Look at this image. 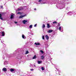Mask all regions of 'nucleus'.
<instances>
[{
  "mask_svg": "<svg viewBox=\"0 0 76 76\" xmlns=\"http://www.w3.org/2000/svg\"><path fill=\"white\" fill-rule=\"evenodd\" d=\"M11 15L10 17V19H13V18L14 17V16H13V15H14V14L13 13H11Z\"/></svg>",
  "mask_w": 76,
  "mask_h": 76,
  "instance_id": "obj_1",
  "label": "nucleus"
},
{
  "mask_svg": "<svg viewBox=\"0 0 76 76\" xmlns=\"http://www.w3.org/2000/svg\"><path fill=\"white\" fill-rule=\"evenodd\" d=\"M2 70L4 72H6L7 71V69L6 68H4L2 69Z\"/></svg>",
  "mask_w": 76,
  "mask_h": 76,
  "instance_id": "obj_2",
  "label": "nucleus"
},
{
  "mask_svg": "<svg viewBox=\"0 0 76 76\" xmlns=\"http://www.w3.org/2000/svg\"><path fill=\"white\" fill-rule=\"evenodd\" d=\"M34 44L36 45H40V43H39V42H35Z\"/></svg>",
  "mask_w": 76,
  "mask_h": 76,
  "instance_id": "obj_3",
  "label": "nucleus"
},
{
  "mask_svg": "<svg viewBox=\"0 0 76 76\" xmlns=\"http://www.w3.org/2000/svg\"><path fill=\"white\" fill-rule=\"evenodd\" d=\"M27 22V20H23V23L24 24H25V23H26Z\"/></svg>",
  "mask_w": 76,
  "mask_h": 76,
  "instance_id": "obj_4",
  "label": "nucleus"
},
{
  "mask_svg": "<svg viewBox=\"0 0 76 76\" xmlns=\"http://www.w3.org/2000/svg\"><path fill=\"white\" fill-rule=\"evenodd\" d=\"M47 27L48 28H50V24L47 23Z\"/></svg>",
  "mask_w": 76,
  "mask_h": 76,
  "instance_id": "obj_5",
  "label": "nucleus"
},
{
  "mask_svg": "<svg viewBox=\"0 0 76 76\" xmlns=\"http://www.w3.org/2000/svg\"><path fill=\"white\" fill-rule=\"evenodd\" d=\"M45 37L46 38V39H47L48 40V39H49V37L48 36V35H46L45 36Z\"/></svg>",
  "mask_w": 76,
  "mask_h": 76,
  "instance_id": "obj_6",
  "label": "nucleus"
},
{
  "mask_svg": "<svg viewBox=\"0 0 76 76\" xmlns=\"http://www.w3.org/2000/svg\"><path fill=\"white\" fill-rule=\"evenodd\" d=\"M25 16H26V15H21L20 16V18H23V17H25Z\"/></svg>",
  "mask_w": 76,
  "mask_h": 76,
  "instance_id": "obj_7",
  "label": "nucleus"
},
{
  "mask_svg": "<svg viewBox=\"0 0 76 76\" xmlns=\"http://www.w3.org/2000/svg\"><path fill=\"white\" fill-rule=\"evenodd\" d=\"M1 16H2V15H1V14H0V19H1V20H3V18L1 17Z\"/></svg>",
  "mask_w": 76,
  "mask_h": 76,
  "instance_id": "obj_8",
  "label": "nucleus"
},
{
  "mask_svg": "<svg viewBox=\"0 0 76 76\" xmlns=\"http://www.w3.org/2000/svg\"><path fill=\"white\" fill-rule=\"evenodd\" d=\"M23 8L22 7L21 9H18V11H19V10H23Z\"/></svg>",
  "mask_w": 76,
  "mask_h": 76,
  "instance_id": "obj_9",
  "label": "nucleus"
},
{
  "mask_svg": "<svg viewBox=\"0 0 76 76\" xmlns=\"http://www.w3.org/2000/svg\"><path fill=\"white\" fill-rule=\"evenodd\" d=\"M53 32V30H49L48 31L49 33H51V32Z\"/></svg>",
  "mask_w": 76,
  "mask_h": 76,
  "instance_id": "obj_10",
  "label": "nucleus"
},
{
  "mask_svg": "<svg viewBox=\"0 0 76 76\" xmlns=\"http://www.w3.org/2000/svg\"><path fill=\"white\" fill-rule=\"evenodd\" d=\"M44 58V56H41V59H42V60H43Z\"/></svg>",
  "mask_w": 76,
  "mask_h": 76,
  "instance_id": "obj_11",
  "label": "nucleus"
},
{
  "mask_svg": "<svg viewBox=\"0 0 76 76\" xmlns=\"http://www.w3.org/2000/svg\"><path fill=\"white\" fill-rule=\"evenodd\" d=\"M38 64H41V63H42V61H38Z\"/></svg>",
  "mask_w": 76,
  "mask_h": 76,
  "instance_id": "obj_12",
  "label": "nucleus"
},
{
  "mask_svg": "<svg viewBox=\"0 0 76 76\" xmlns=\"http://www.w3.org/2000/svg\"><path fill=\"white\" fill-rule=\"evenodd\" d=\"M37 58V56L34 55L33 57V59H35V58Z\"/></svg>",
  "mask_w": 76,
  "mask_h": 76,
  "instance_id": "obj_13",
  "label": "nucleus"
},
{
  "mask_svg": "<svg viewBox=\"0 0 76 76\" xmlns=\"http://www.w3.org/2000/svg\"><path fill=\"white\" fill-rule=\"evenodd\" d=\"M10 70L12 72H14V71H15V70L12 69H10Z\"/></svg>",
  "mask_w": 76,
  "mask_h": 76,
  "instance_id": "obj_14",
  "label": "nucleus"
},
{
  "mask_svg": "<svg viewBox=\"0 0 76 76\" xmlns=\"http://www.w3.org/2000/svg\"><path fill=\"white\" fill-rule=\"evenodd\" d=\"M2 37H3L4 36V32H2Z\"/></svg>",
  "mask_w": 76,
  "mask_h": 76,
  "instance_id": "obj_15",
  "label": "nucleus"
},
{
  "mask_svg": "<svg viewBox=\"0 0 76 76\" xmlns=\"http://www.w3.org/2000/svg\"><path fill=\"white\" fill-rule=\"evenodd\" d=\"M45 24H43L42 26V28H45Z\"/></svg>",
  "mask_w": 76,
  "mask_h": 76,
  "instance_id": "obj_16",
  "label": "nucleus"
},
{
  "mask_svg": "<svg viewBox=\"0 0 76 76\" xmlns=\"http://www.w3.org/2000/svg\"><path fill=\"white\" fill-rule=\"evenodd\" d=\"M53 24H56L57 23L56 21H54L53 22Z\"/></svg>",
  "mask_w": 76,
  "mask_h": 76,
  "instance_id": "obj_17",
  "label": "nucleus"
},
{
  "mask_svg": "<svg viewBox=\"0 0 76 76\" xmlns=\"http://www.w3.org/2000/svg\"><path fill=\"white\" fill-rule=\"evenodd\" d=\"M29 53V52L28 51H26V54H28Z\"/></svg>",
  "mask_w": 76,
  "mask_h": 76,
  "instance_id": "obj_18",
  "label": "nucleus"
},
{
  "mask_svg": "<svg viewBox=\"0 0 76 76\" xmlns=\"http://www.w3.org/2000/svg\"><path fill=\"white\" fill-rule=\"evenodd\" d=\"M40 52H41V53H42V54H43V53H44V52H43V51L42 50H41L40 51Z\"/></svg>",
  "mask_w": 76,
  "mask_h": 76,
  "instance_id": "obj_19",
  "label": "nucleus"
},
{
  "mask_svg": "<svg viewBox=\"0 0 76 76\" xmlns=\"http://www.w3.org/2000/svg\"><path fill=\"white\" fill-rule=\"evenodd\" d=\"M29 27L30 28H32V25H30Z\"/></svg>",
  "mask_w": 76,
  "mask_h": 76,
  "instance_id": "obj_20",
  "label": "nucleus"
},
{
  "mask_svg": "<svg viewBox=\"0 0 76 76\" xmlns=\"http://www.w3.org/2000/svg\"><path fill=\"white\" fill-rule=\"evenodd\" d=\"M6 13L5 12H2L1 13V14H2V15H4V14H5Z\"/></svg>",
  "mask_w": 76,
  "mask_h": 76,
  "instance_id": "obj_21",
  "label": "nucleus"
},
{
  "mask_svg": "<svg viewBox=\"0 0 76 76\" xmlns=\"http://www.w3.org/2000/svg\"><path fill=\"white\" fill-rule=\"evenodd\" d=\"M41 69H42V70H44V67H42Z\"/></svg>",
  "mask_w": 76,
  "mask_h": 76,
  "instance_id": "obj_22",
  "label": "nucleus"
},
{
  "mask_svg": "<svg viewBox=\"0 0 76 76\" xmlns=\"http://www.w3.org/2000/svg\"><path fill=\"white\" fill-rule=\"evenodd\" d=\"M22 37L24 39L25 38V36H24V35H23L22 36Z\"/></svg>",
  "mask_w": 76,
  "mask_h": 76,
  "instance_id": "obj_23",
  "label": "nucleus"
},
{
  "mask_svg": "<svg viewBox=\"0 0 76 76\" xmlns=\"http://www.w3.org/2000/svg\"><path fill=\"white\" fill-rule=\"evenodd\" d=\"M17 14H20L21 15L22 14V13L20 12H18L17 13Z\"/></svg>",
  "mask_w": 76,
  "mask_h": 76,
  "instance_id": "obj_24",
  "label": "nucleus"
},
{
  "mask_svg": "<svg viewBox=\"0 0 76 76\" xmlns=\"http://www.w3.org/2000/svg\"><path fill=\"white\" fill-rule=\"evenodd\" d=\"M42 38L43 39H44L45 38H44V35L42 36Z\"/></svg>",
  "mask_w": 76,
  "mask_h": 76,
  "instance_id": "obj_25",
  "label": "nucleus"
},
{
  "mask_svg": "<svg viewBox=\"0 0 76 76\" xmlns=\"http://www.w3.org/2000/svg\"><path fill=\"white\" fill-rule=\"evenodd\" d=\"M61 26H60L59 28V30H61Z\"/></svg>",
  "mask_w": 76,
  "mask_h": 76,
  "instance_id": "obj_26",
  "label": "nucleus"
},
{
  "mask_svg": "<svg viewBox=\"0 0 76 76\" xmlns=\"http://www.w3.org/2000/svg\"><path fill=\"white\" fill-rule=\"evenodd\" d=\"M58 26H60V23H58Z\"/></svg>",
  "mask_w": 76,
  "mask_h": 76,
  "instance_id": "obj_27",
  "label": "nucleus"
},
{
  "mask_svg": "<svg viewBox=\"0 0 76 76\" xmlns=\"http://www.w3.org/2000/svg\"><path fill=\"white\" fill-rule=\"evenodd\" d=\"M14 22H15V23H16V24L18 23V21H17V22L15 21Z\"/></svg>",
  "mask_w": 76,
  "mask_h": 76,
  "instance_id": "obj_28",
  "label": "nucleus"
},
{
  "mask_svg": "<svg viewBox=\"0 0 76 76\" xmlns=\"http://www.w3.org/2000/svg\"><path fill=\"white\" fill-rule=\"evenodd\" d=\"M42 0H39V2H41L42 1Z\"/></svg>",
  "mask_w": 76,
  "mask_h": 76,
  "instance_id": "obj_29",
  "label": "nucleus"
},
{
  "mask_svg": "<svg viewBox=\"0 0 76 76\" xmlns=\"http://www.w3.org/2000/svg\"><path fill=\"white\" fill-rule=\"evenodd\" d=\"M30 70L31 71H33L34 70V69H30Z\"/></svg>",
  "mask_w": 76,
  "mask_h": 76,
  "instance_id": "obj_30",
  "label": "nucleus"
},
{
  "mask_svg": "<svg viewBox=\"0 0 76 76\" xmlns=\"http://www.w3.org/2000/svg\"><path fill=\"white\" fill-rule=\"evenodd\" d=\"M37 24H36L34 25V27H36V26H37Z\"/></svg>",
  "mask_w": 76,
  "mask_h": 76,
  "instance_id": "obj_31",
  "label": "nucleus"
},
{
  "mask_svg": "<svg viewBox=\"0 0 76 76\" xmlns=\"http://www.w3.org/2000/svg\"><path fill=\"white\" fill-rule=\"evenodd\" d=\"M0 7H1V8H3V6L1 5L0 6Z\"/></svg>",
  "mask_w": 76,
  "mask_h": 76,
  "instance_id": "obj_32",
  "label": "nucleus"
},
{
  "mask_svg": "<svg viewBox=\"0 0 76 76\" xmlns=\"http://www.w3.org/2000/svg\"><path fill=\"white\" fill-rule=\"evenodd\" d=\"M34 10H37V9L36 8H34Z\"/></svg>",
  "mask_w": 76,
  "mask_h": 76,
  "instance_id": "obj_33",
  "label": "nucleus"
},
{
  "mask_svg": "<svg viewBox=\"0 0 76 76\" xmlns=\"http://www.w3.org/2000/svg\"><path fill=\"white\" fill-rule=\"evenodd\" d=\"M34 66H35L34 65Z\"/></svg>",
  "mask_w": 76,
  "mask_h": 76,
  "instance_id": "obj_34",
  "label": "nucleus"
}]
</instances>
